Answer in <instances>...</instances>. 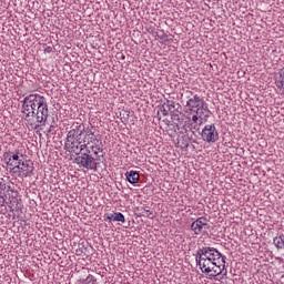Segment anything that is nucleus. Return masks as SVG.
<instances>
[{"mask_svg":"<svg viewBox=\"0 0 284 284\" xmlns=\"http://www.w3.org/2000/svg\"><path fill=\"white\" fill-rule=\"evenodd\" d=\"M48 101L39 93L29 94L22 101V119L34 130L48 121Z\"/></svg>","mask_w":284,"mask_h":284,"instance_id":"1","label":"nucleus"},{"mask_svg":"<svg viewBox=\"0 0 284 284\" xmlns=\"http://www.w3.org/2000/svg\"><path fill=\"white\" fill-rule=\"evenodd\" d=\"M197 265L210 281H214L216 276H221L225 270V256L214 247H203L199 251L196 257Z\"/></svg>","mask_w":284,"mask_h":284,"instance_id":"2","label":"nucleus"},{"mask_svg":"<svg viewBox=\"0 0 284 284\" xmlns=\"http://www.w3.org/2000/svg\"><path fill=\"white\" fill-rule=\"evenodd\" d=\"M85 139V126L75 125L67 133L64 150L73 154H81V145Z\"/></svg>","mask_w":284,"mask_h":284,"instance_id":"3","label":"nucleus"},{"mask_svg":"<svg viewBox=\"0 0 284 284\" xmlns=\"http://www.w3.org/2000/svg\"><path fill=\"white\" fill-rule=\"evenodd\" d=\"M81 152L93 153L97 156L100 152H103V142L94 136V132L88 131L81 145Z\"/></svg>","mask_w":284,"mask_h":284,"instance_id":"4","label":"nucleus"},{"mask_svg":"<svg viewBox=\"0 0 284 284\" xmlns=\"http://www.w3.org/2000/svg\"><path fill=\"white\" fill-rule=\"evenodd\" d=\"M186 108L190 112H197V114H205L207 109H205V100L199 97V94L193 95L186 101Z\"/></svg>","mask_w":284,"mask_h":284,"instance_id":"5","label":"nucleus"},{"mask_svg":"<svg viewBox=\"0 0 284 284\" xmlns=\"http://www.w3.org/2000/svg\"><path fill=\"white\" fill-rule=\"evenodd\" d=\"M191 230L196 236L207 234V231L210 230V220L205 216L199 217L192 222Z\"/></svg>","mask_w":284,"mask_h":284,"instance_id":"6","label":"nucleus"},{"mask_svg":"<svg viewBox=\"0 0 284 284\" xmlns=\"http://www.w3.org/2000/svg\"><path fill=\"white\" fill-rule=\"evenodd\" d=\"M201 138L206 143H216L219 141V131H216V126L214 124H206L201 132Z\"/></svg>","mask_w":284,"mask_h":284,"instance_id":"7","label":"nucleus"},{"mask_svg":"<svg viewBox=\"0 0 284 284\" xmlns=\"http://www.w3.org/2000/svg\"><path fill=\"white\" fill-rule=\"evenodd\" d=\"M75 163L79 168H84V170H97V162H94V158L87 152L75 158Z\"/></svg>","mask_w":284,"mask_h":284,"instance_id":"8","label":"nucleus"},{"mask_svg":"<svg viewBox=\"0 0 284 284\" xmlns=\"http://www.w3.org/2000/svg\"><path fill=\"white\" fill-rule=\"evenodd\" d=\"M26 159V155L23 154V149H18L13 152H9V160L7 162V165H10L11 168H18Z\"/></svg>","mask_w":284,"mask_h":284,"instance_id":"9","label":"nucleus"},{"mask_svg":"<svg viewBox=\"0 0 284 284\" xmlns=\"http://www.w3.org/2000/svg\"><path fill=\"white\" fill-rule=\"evenodd\" d=\"M16 169L21 176H32L34 172V163H32L30 160H22V162H20L19 166H16Z\"/></svg>","mask_w":284,"mask_h":284,"instance_id":"10","label":"nucleus"},{"mask_svg":"<svg viewBox=\"0 0 284 284\" xmlns=\"http://www.w3.org/2000/svg\"><path fill=\"white\" fill-rule=\"evenodd\" d=\"M104 221H109V223H125V215L121 212L105 213Z\"/></svg>","mask_w":284,"mask_h":284,"instance_id":"11","label":"nucleus"},{"mask_svg":"<svg viewBox=\"0 0 284 284\" xmlns=\"http://www.w3.org/2000/svg\"><path fill=\"white\" fill-rule=\"evenodd\" d=\"M125 178H126V181H129V183L134 185L135 183H139L141 175H139V172L136 171H128L125 173Z\"/></svg>","mask_w":284,"mask_h":284,"instance_id":"12","label":"nucleus"},{"mask_svg":"<svg viewBox=\"0 0 284 284\" xmlns=\"http://www.w3.org/2000/svg\"><path fill=\"white\" fill-rule=\"evenodd\" d=\"M276 85H277L280 92H282V94H284V68L280 71V77L276 80Z\"/></svg>","mask_w":284,"mask_h":284,"instance_id":"13","label":"nucleus"},{"mask_svg":"<svg viewBox=\"0 0 284 284\" xmlns=\"http://www.w3.org/2000/svg\"><path fill=\"white\" fill-rule=\"evenodd\" d=\"M273 243L277 250H284V235L274 237Z\"/></svg>","mask_w":284,"mask_h":284,"instance_id":"14","label":"nucleus"},{"mask_svg":"<svg viewBox=\"0 0 284 284\" xmlns=\"http://www.w3.org/2000/svg\"><path fill=\"white\" fill-rule=\"evenodd\" d=\"M141 216H145L146 219H154V212L150 211L149 209H141Z\"/></svg>","mask_w":284,"mask_h":284,"instance_id":"15","label":"nucleus"},{"mask_svg":"<svg viewBox=\"0 0 284 284\" xmlns=\"http://www.w3.org/2000/svg\"><path fill=\"white\" fill-rule=\"evenodd\" d=\"M203 114L204 113L199 114V112H195V114L192 116V122L195 123V125L199 124V119H202Z\"/></svg>","mask_w":284,"mask_h":284,"instance_id":"16","label":"nucleus"},{"mask_svg":"<svg viewBox=\"0 0 284 284\" xmlns=\"http://www.w3.org/2000/svg\"><path fill=\"white\" fill-rule=\"evenodd\" d=\"M84 281H85L87 283L97 284V278H94L93 275L87 276V278H85Z\"/></svg>","mask_w":284,"mask_h":284,"instance_id":"17","label":"nucleus"},{"mask_svg":"<svg viewBox=\"0 0 284 284\" xmlns=\"http://www.w3.org/2000/svg\"><path fill=\"white\" fill-rule=\"evenodd\" d=\"M160 111L163 114V116H168V114H170V111H168V109H165V104H163L161 106Z\"/></svg>","mask_w":284,"mask_h":284,"instance_id":"18","label":"nucleus"},{"mask_svg":"<svg viewBox=\"0 0 284 284\" xmlns=\"http://www.w3.org/2000/svg\"><path fill=\"white\" fill-rule=\"evenodd\" d=\"M168 108H174V101L168 100L166 103H164Z\"/></svg>","mask_w":284,"mask_h":284,"instance_id":"19","label":"nucleus"},{"mask_svg":"<svg viewBox=\"0 0 284 284\" xmlns=\"http://www.w3.org/2000/svg\"><path fill=\"white\" fill-rule=\"evenodd\" d=\"M10 203H12V205H14V203H17V197H12V200H10Z\"/></svg>","mask_w":284,"mask_h":284,"instance_id":"20","label":"nucleus"},{"mask_svg":"<svg viewBox=\"0 0 284 284\" xmlns=\"http://www.w3.org/2000/svg\"><path fill=\"white\" fill-rule=\"evenodd\" d=\"M45 52H52V48H51V47H48V48L45 49Z\"/></svg>","mask_w":284,"mask_h":284,"instance_id":"21","label":"nucleus"},{"mask_svg":"<svg viewBox=\"0 0 284 284\" xmlns=\"http://www.w3.org/2000/svg\"><path fill=\"white\" fill-rule=\"evenodd\" d=\"M83 283H85V281H84V280L82 281V284H83Z\"/></svg>","mask_w":284,"mask_h":284,"instance_id":"22","label":"nucleus"}]
</instances>
